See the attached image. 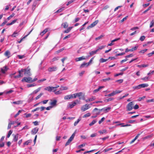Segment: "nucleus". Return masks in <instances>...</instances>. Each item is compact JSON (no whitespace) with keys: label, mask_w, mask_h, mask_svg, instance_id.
Masks as SVG:
<instances>
[{"label":"nucleus","mask_w":154,"mask_h":154,"mask_svg":"<svg viewBox=\"0 0 154 154\" xmlns=\"http://www.w3.org/2000/svg\"><path fill=\"white\" fill-rule=\"evenodd\" d=\"M24 115L26 116V118L30 117L31 116V114L30 113L27 114L25 113Z\"/></svg>","instance_id":"nucleus-47"},{"label":"nucleus","mask_w":154,"mask_h":154,"mask_svg":"<svg viewBox=\"0 0 154 154\" xmlns=\"http://www.w3.org/2000/svg\"><path fill=\"white\" fill-rule=\"evenodd\" d=\"M97 120H93L91 123L89 124V125L90 126H92L94 124L97 122Z\"/></svg>","instance_id":"nucleus-36"},{"label":"nucleus","mask_w":154,"mask_h":154,"mask_svg":"<svg viewBox=\"0 0 154 154\" xmlns=\"http://www.w3.org/2000/svg\"><path fill=\"white\" fill-rule=\"evenodd\" d=\"M95 99V97L92 96L91 97L85 100L86 102H88L92 101Z\"/></svg>","instance_id":"nucleus-14"},{"label":"nucleus","mask_w":154,"mask_h":154,"mask_svg":"<svg viewBox=\"0 0 154 154\" xmlns=\"http://www.w3.org/2000/svg\"><path fill=\"white\" fill-rule=\"evenodd\" d=\"M60 89L61 90H66L68 89V88L66 86H61Z\"/></svg>","instance_id":"nucleus-27"},{"label":"nucleus","mask_w":154,"mask_h":154,"mask_svg":"<svg viewBox=\"0 0 154 154\" xmlns=\"http://www.w3.org/2000/svg\"><path fill=\"white\" fill-rule=\"evenodd\" d=\"M145 38V37L144 35H143L140 38V40L141 41H143L144 40Z\"/></svg>","instance_id":"nucleus-49"},{"label":"nucleus","mask_w":154,"mask_h":154,"mask_svg":"<svg viewBox=\"0 0 154 154\" xmlns=\"http://www.w3.org/2000/svg\"><path fill=\"white\" fill-rule=\"evenodd\" d=\"M79 102L78 100H76L74 101L71 102V103H69L67 107L68 108H72L75 106L77 102Z\"/></svg>","instance_id":"nucleus-4"},{"label":"nucleus","mask_w":154,"mask_h":154,"mask_svg":"<svg viewBox=\"0 0 154 154\" xmlns=\"http://www.w3.org/2000/svg\"><path fill=\"white\" fill-rule=\"evenodd\" d=\"M154 26V20H152L150 23L149 27L150 28H152V27Z\"/></svg>","instance_id":"nucleus-39"},{"label":"nucleus","mask_w":154,"mask_h":154,"mask_svg":"<svg viewBox=\"0 0 154 154\" xmlns=\"http://www.w3.org/2000/svg\"><path fill=\"white\" fill-rule=\"evenodd\" d=\"M32 31V30H31L29 32V33L26 35V36H25L23 38H22L20 40V41H18V42L19 43H20V42H21L22 41L23 39V38H25L26 37L29 35L30 33Z\"/></svg>","instance_id":"nucleus-31"},{"label":"nucleus","mask_w":154,"mask_h":154,"mask_svg":"<svg viewBox=\"0 0 154 154\" xmlns=\"http://www.w3.org/2000/svg\"><path fill=\"white\" fill-rule=\"evenodd\" d=\"M12 133V131H11V130L9 131V132H8V134L7 137L8 138H9L10 137V136L11 135Z\"/></svg>","instance_id":"nucleus-57"},{"label":"nucleus","mask_w":154,"mask_h":154,"mask_svg":"<svg viewBox=\"0 0 154 154\" xmlns=\"http://www.w3.org/2000/svg\"><path fill=\"white\" fill-rule=\"evenodd\" d=\"M85 66H88V63H84L81 65L80 66V67H84Z\"/></svg>","instance_id":"nucleus-42"},{"label":"nucleus","mask_w":154,"mask_h":154,"mask_svg":"<svg viewBox=\"0 0 154 154\" xmlns=\"http://www.w3.org/2000/svg\"><path fill=\"white\" fill-rule=\"evenodd\" d=\"M57 68L56 66H53L49 68L48 70L49 72H51L56 70Z\"/></svg>","instance_id":"nucleus-12"},{"label":"nucleus","mask_w":154,"mask_h":154,"mask_svg":"<svg viewBox=\"0 0 154 154\" xmlns=\"http://www.w3.org/2000/svg\"><path fill=\"white\" fill-rule=\"evenodd\" d=\"M103 37V36L102 35H100V36L96 38H95L96 40H100V39L102 37Z\"/></svg>","instance_id":"nucleus-60"},{"label":"nucleus","mask_w":154,"mask_h":154,"mask_svg":"<svg viewBox=\"0 0 154 154\" xmlns=\"http://www.w3.org/2000/svg\"><path fill=\"white\" fill-rule=\"evenodd\" d=\"M36 85H35L34 84H28L27 85V86L28 88H29L35 86Z\"/></svg>","instance_id":"nucleus-45"},{"label":"nucleus","mask_w":154,"mask_h":154,"mask_svg":"<svg viewBox=\"0 0 154 154\" xmlns=\"http://www.w3.org/2000/svg\"><path fill=\"white\" fill-rule=\"evenodd\" d=\"M13 92V91L12 90H10L9 91H4V92L7 94L10 93H11Z\"/></svg>","instance_id":"nucleus-44"},{"label":"nucleus","mask_w":154,"mask_h":154,"mask_svg":"<svg viewBox=\"0 0 154 154\" xmlns=\"http://www.w3.org/2000/svg\"><path fill=\"white\" fill-rule=\"evenodd\" d=\"M116 94V93L115 91H113L111 93L109 94L108 95H106V96H108V97H112L114 96Z\"/></svg>","instance_id":"nucleus-21"},{"label":"nucleus","mask_w":154,"mask_h":154,"mask_svg":"<svg viewBox=\"0 0 154 154\" xmlns=\"http://www.w3.org/2000/svg\"><path fill=\"white\" fill-rule=\"evenodd\" d=\"M108 59H104L103 58H101L100 60V62L101 63H103L107 61Z\"/></svg>","instance_id":"nucleus-30"},{"label":"nucleus","mask_w":154,"mask_h":154,"mask_svg":"<svg viewBox=\"0 0 154 154\" xmlns=\"http://www.w3.org/2000/svg\"><path fill=\"white\" fill-rule=\"evenodd\" d=\"M18 135L16 134V135H14L13 138V140L15 142H16L18 140Z\"/></svg>","instance_id":"nucleus-37"},{"label":"nucleus","mask_w":154,"mask_h":154,"mask_svg":"<svg viewBox=\"0 0 154 154\" xmlns=\"http://www.w3.org/2000/svg\"><path fill=\"white\" fill-rule=\"evenodd\" d=\"M148 77H145L141 79L142 80H144L145 81H147L149 79Z\"/></svg>","instance_id":"nucleus-53"},{"label":"nucleus","mask_w":154,"mask_h":154,"mask_svg":"<svg viewBox=\"0 0 154 154\" xmlns=\"http://www.w3.org/2000/svg\"><path fill=\"white\" fill-rule=\"evenodd\" d=\"M57 102V101L56 100H54L53 101L51 102L50 104L53 106H54L56 105V103Z\"/></svg>","instance_id":"nucleus-29"},{"label":"nucleus","mask_w":154,"mask_h":154,"mask_svg":"<svg viewBox=\"0 0 154 154\" xmlns=\"http://www.w3.org/2000/svg\"><path fill=\"white\" fill-rule=\"evenodd\" d=\"M30 69L29 67H27L26 69H22L21 70H19L18 73L19 74L17 75L14 76V78H19L23 76V74L22 73L24 72V74L28 76H30L31 74L30 72Z\"/></svg>","instance_id":"nucleus-1"},{"label":"nucleus","mask_w":154,"mask_h":154,"mask_svg":"<svg viewBox=\"0 0 154 154\" xmlns=\"http://www.w3.org/2000/svg\"><path fill=\"white\" fill-rule=\"evenodd\" d=\"M138 48V46H135L134 47L132 48L131 49V51H132L134 50H136Z\"/></svg>","instance_id":"nucleus-51"},{"label":"nucleus","mask_w":154,"mask_h":154,"mask_svg":"<svg viewBox=\"0 0 154 154\" xmlns=\"http://www.w3.org/2000/svg\"><path fill=\"white\" fill-rule=\"evenodd\" d=\"M48 29L46 28L42 32H41L40 34V35L42 36L44 34H45L48 31Z\"/></svg>","instance_id":"nucleus-19"},{"label":"nucleus","mask_w":154,"mask_h":154,"mask_svg":"<svg viewBox=\"0 0 154 154\" xmlns=\"http://www.w3.org/2000/svg\"><path fill=\"white\" fill-rule=\"evenodd\" d=\"M54 92V93L56 94H59L61 93V91H55V92Z\"/></svg>","instance_id":"nucleus-61"},{"label":"nucleus","mask_w":154,"mask_h":154,"mask_svg":"<svg viewBox=\"0 0 154 154\" xmlns=\"http://www.w3.org/2000/svg\"><path fill=\"white\" fill-rule=\"evenodd\" d=\"M73 98V97L72 94L67 95L64 96V99L65 100H68Z\"/></svg>","instance_id":"nucleus-13"},{"label":"nucleus","mask_w":154,"mask_h":154,"mask_svg":"<svg viewBox=\"0 0 154 154\" xmlns=\"http://www.w3.org/2000/svg\"><path fill=\"white\" fill-rule=\"evenodd\" d=\"M91 114L90 113H87L85 114L83 116V118H86L87 117H89L91 116Z\"/></svg>","instance_id":"nucleus-35"},{"label":"nucleus","mask_w":154,"mask_h":154,"mask_svg":"<svg viewBox=\"0 0 154 154\" xmlns=\"http://www.w3.org/2000/svg\"><path fill=\"white\" fill-rule=\"evenodd\" d=\"M41 88V87H39V88H37V89L34 91L33 92V94H36L40 90Z\"/></svg>","instance_id":"nucleus-26"},{"label":"nucleus","mask_w":154,"mask_h":154,"mask_svg":"<svg viewBox=\"0 0 154 154\" xmlns=\"http://www.w3.org/2000/svg\"><path fill=\"white\" fill-rule=\"evenodd\" d=\"M32 142V140H29L26 141L23 143V147H24V146L25 145H28L29 144V143H31Z\"/></svg>","instance_id":"nucleus-16"},{"label":"nucleus","mask_w":154,"mask_h":154,"mask_svg":"<svg viewBox=\"0 0 154 154\" xmlns=\"http://www.w3.org/2000/svg\"><path fill=\"white\" fill-rule=\"evenodd\" d=\"M111 109V108L110 107H106L104 108L103 109H102V111H105L106 112H107L110 110Z\"/></svg>","instance_id":"nucleus-22"},{"label":"nucleus","mask_w":154,"mask_h":154,"mask_svg":"<svg viewBox=\"0 0 154 154\" xmlns=\"http://www.w3.org/2000/svg\"><path fill=\"white\" fill-rule=\"evenodd\" d=\"M147 50V49H145L143 50H142L140 51L139 52L140 53H142L144 54L145 52H146Z\"/></svg>","instance_id":"nucleus-50"},{"label":"nucleus","mask_w":154,"mask_h":154,"mask_svg":"<svg viewBox=\"0 0 154 154\" xmlns=\"http://www.w3.org/2000/svg\"><path fill=\"white\" fill-rule=\"evenodd\" d=\"M43 94L42 93H41L40 94L35 98V100H37L39 99L43 95Z\"/></svg>","instance_id":"nucleus-38"},{"label":"nucleus","mask_w":154,"mask_h":154,"mask_svg":"<svg viewBox=\"0 0 154 154\" xmlns=\"http://www.w3.org/2000/svg\"><path fill=\"white\" fill-rule=\"evenodd\" d=\"M77 95V97H79V99H82L83 100H84V97L83 96L82 97H81V96H82V92H79V93H76Z\"/></svg>","instance_id":"nucleus-17"},{"label":"nucleus","mask_w":154,"mask_h":154,"mask_svg":"<svg viewBox=\"0 0 154 154\" xmlns=\"http://www.w3.org/2000/svg\"><path fill=\"white\" fill-rule=\"evenodd\" d=\"M33 123L35 126L38 125V122L37 121H35L33 122Z\"/></svg>","instance_id":"nucleus-64"},{"label":"nucleus","mask_w":154,"mask_h":154,"mask_svg":"<svg viewBox=\"0 0 154 154\" xmlns=\"http://www.w3.org/2000/svg\"><path fill=\"white\" fill-rule=\"evenodd\" d=\"M65 9V7H62L58 9V10L57 11H56L57 13L58 12H60L61 11H62L63 10Z\"/></svg>","instance_id":"nucleus-40"},{"label":"nucleus","mask_w":154,"mask_h":154,"mask_svg":"<svg viewBox=\"0 0 154 154\" xmlns=\"http://www.w3.org/2000/svg\"><path fill=\"white\" fill-rule=\"evenodd\" d=\"M97 51H96V50L95 51H91L89 53V54H90V55H92L95 54H96L97 53Z\"/></svg>","instance_id":"nucleus-43"},{"label":"nucleus","mask_w":154,"mask_h":154,"mask_svg":"<svg viewBox=\"0 0 154 154\" xmlns=\"http://www.w3.org/2000/svg\"><path fill=\"white\" fill-rule=\"evenodd\" d=\"M46 80V79H41L40 80H38V83H40V82H42L45 81Z\"/></svg>","instance_id":"nucleus-62"},{"label":"nucleus","mask_w":154,"mask_h":154,"mask_svg":"<svg viewBox=\"0 0 154 154\" xmlns=\"http://www.w3.org/2000/svg\"><path fill=\"white\" fill-rule=\"evenodd\" d=\"M18 33L16 32H14L13 34L11 35V36L12 37H16V35H17Z\"/></svg>","instance_id":"nucleus-54"},{"label":"nucleus","mask_w":154,"mask_h":154,"mask_svg":"<svg viewBox=\"0 0 154 154\" xmlns=\"http://www.w3.org/2000/svg\"><path fill=\"white\" fill-rule=\"evenodd\" d=\"M23 111V110H19L18 112L14 116V117L15 118L21 112Z\"/></svg>","instance_id":"nucleus-48"},{"label":"nucleus","mask_w":154,"mask_h":154,"mask_svg":"<svg viewBox=\"0 0 154 154\" xmlns=\"http://www.w3.org/2000/svg\"><path fill=\"white\" fill-rule=\"evenodd\" d=\"M99 132L100 134H103L106 133V130H103L102 131H99Z\"/></svg>","instance_id":"nucleus-56"},{"label":"nucleus","mask_w":154,"mask_h":154,"mask_svg":"<svg viewBox=\"0 0 154 154\" xmlns=\"http://www.w3.org/2000/svg\"><path fill=\"white\" fill-rule=\"evenodd\" d=\"M8 69L7 66H5L2 68H1V72L3 73H5V72L7 71Z\"/></svg>","instance_id":"nucleus-11"},{"label":"nucleus","mask_w":154,"mask_h":154,"mask_svg":"<svg viewBox=\"0 0 154 154\" xmlns=\"http://www.w3.org/2000/svg\"><path fill=\"white\" fill-rule=\"evenodd\" d=\"M85 72V71H82L81 72L79 73V75L80 76H82V75L84 74Z\"/></svg>","instance_id":"nucleus-63"},{"label":"nucleus","mask_w":154,"mask_h":154,"mask_svg":"<svg viewBox=\"0 0 154 154\" xmlns=\"http://www.w3.org/2000/svg\"><path fill=\"white\" fill-rule=\"evenodd\" d=\"M75 135V133H73L71 136L70 137V138L66 142L65 144V146H67L69 145V143L72 141L73 139V138Z\"/></svg>","instance_id":"nucleus-5"},{"label":"nucleus","mask_w":154,"mask_h":154,"mask_svg":"<svg viewBox=\"0 0 154 154\" xmlns=\"http://www.w3.org/2000/svg\"><path fill=\"white\" fill-rule=\"evenodd\" d=\"M140 88H145L146 87H147L148 86V85L147 84H140Z\"/></svg>","instance_id":"nucleus-23"},{"label":"nucleus","mask_w":154,"mask_h":154,"mask_svg":"<svg viewBox=\"0 0 154 154\" xmlns=\"http://www.w3.org/2000/svg\"><path fill=\"white\" fill-rule=\"evenodd\" d=\"M132 88L134 90H138L140 88V85L136 86H133Z\"/></svg>","instance_id":"nucleus-32"},{"label":"nucleus","mask_w":154,"mask_h":154,"mask_svg":"<svg viewBox=\"0 0 154 154\" xmlns=\"http://www.w3.org/2000/svg\"><path fill=\"white\" fill-rule=\"evenodd\" d=\"M98 22V20H96L94 22L92 23L88 27V29H89L90 28H91L94 26L96 25L97 23Z\"/></svg>","instance_id":"nucleus-8"},{"label":"nucleus","mask_w":154,"mask_h":154,"mask_svg":"<svg viewBox=\"0 0 154 154\" xmlns=\"http://www.w3.org/2000/svg\"><path fill=\"white\" fill-rule=\"evenodd\" d=\"M103 109H98L97 108H94L92 111V114L94 115L91 116V118H95L99 115Z\"/></svg>","instance_id":"nucleus-2"},{"label":"nucleus","mask_w":154,"mask_h":154,"mask_svg":"<svg viewBox=\"0 0 154 154\" xmlns=\"http://www.w3.org/2000/svg\"><path fill=\"white\" fill-rule=\"evenodd\" d=\"M10 52L8 51H6L5 53V55L8 57V58H9L10 57Z\"/></svg>","instance_id":"nucleus-28"},{"label":"nucleus","mask_w":154,"mask_h":154,"mask_svg":"<svg viewBox=\"0 0 154 154\" xmlns=\"http://www.w3.org/2000/svg\"><path fill=\"white\" fill-rule=\"evenodd\" d=\"M86 59V58L85 57L82 56L81 57L76 58L75 59V60L76 62H78L80 61H81L83 60H85Z\"/></svg>","instance_id":"nucleus-10"},{"label":"nucleus","mask_w":154,"mask_h":154,"mask_svg":"<svg viewBox=\"0 0 154 154\" xmlns=\"http://www.w3.org/2000/svg\"><path fill=\"white\" fill-rule=\"evenodd\" d=\"M153 54H154V51H153L151 53L147 54V55L148 56V57H149L152 56Z\"/></svg>","instance_id":"nucleus-58"},{"label":"nucleus","mask_w":154,"mask_h":154,"mask_svg":"<svg viewBox=\"0 0 154 154\" xmlns=\"http://www.w3.org/2000/svg\"><path fill=\"white\" fill-rule=\"evenodd\" d=\"M146 102L147 103L154 102V99L148 100H146Z\"/></svg>","instance_id":"nucleus-52"},{"label":"nucleus","mask_w":154,"mask_h":154,"mask_svg":"<svg viewBox=\"0 0 154 154\" xmlns=\"http://www.w3.org/2000/svg\"><path fill=\"white\" fill-rule=\"evenodd\" d=\"M73 27H70L68 28L66 30H64L63 31V33H68L69 32L71 29Z\"/></svg>","instance_id":"nucleus-20"},{"label":"nucleus","mask_w":154,"mask_h":154,"mask_svg":"<svg viewBox=\"0 0 154 154\" xmlns=\"http://www.w3.org/2000/svg\"><path fill=\"white\" fill-rule=\"evenodd\" d=\"M38 128H33L31 131V133L32 134H35L38 131Z\"/></svg>","instance_id":"nucleus-15"},{"label":"nucleus","mask_w":154,"mask_h":154,"mask_svg":"<svg viewBox=\"0 0 154 154\" xmlns=\"http://www.w3.org/2000/svg\"><path fill=\"white\" fill-rule=\"evenodd\" d=\"M148 65H144V64H142L141 65H137V66L139 68H141L142 67H148Z\"/></svg>","instance_id":"nucleus-33"},{"label":"nucleus","mask_w":154,"mask_h":154,"mask_svg":"<svg viewBox=\"0 0 154 154\" xmlns=\"http://www.w3.org/2000/svg\"><path fill=\"white\" fill-rule=\"evenodd\" d=\"M134 103L133 102L129 103L127 105L126 108L128 111H131L133 108Z\"/></svg>","instance_id":"nucleus-3"},{"label":"nucleus","mask_w":154,"mask_h":154,"mask_svg":"<svg viewBox=\"0 0 154 154\" xmlns=\"http://www.w3.org/2000/svg\"><path fill=\"white\" fill-rule=\"evenodd\" d=\"M12 103L16 104H20L22 103V102L20 100L17 101H14L13 102H11Z\"/></svg>","instance_id":"nucleus-34"},{"label":"nucleus","mask_w":154,"mask_h":154,"mask_svg":"<svg viewBox=\"0 0 154 154\" xmlns=\"http://www.w3.org/2000/svg\"><path fill=\"white\" fill-rule=\"evenodd\" d=\"M105 119V118L104 117L102 118L100 120L99 122V124H100L103 122Z\"/></svg>","instance_id":"nucleus-55"},{"label":"nucleus","mask_w":154,"mask_h":154,"mask_svg":"<svg viewBox=\"0 0 154 154\" xmlns=\"http://www.w3.org/2000/svg\"><path fill=\"white\" fill-rule=\"evenodd\" d=\"M105 47V45H102L99 47L96 50L97 52L99 51L100 50L104 48Z\"/></svg>","instance_id":"nucleus-25"},{"label":"nucleus","mask_w":154,"mask_h":154,"mask_svg":"<svg viewBox=\"0 0 154 154\" xmlns=\"http://www.w3.org/2000/svg\"><path fill=\"white\" fill-rule=\"evenodd\" d=\"M53 88L52 87H50L49 86L47 87L44 88V90L46 91H47L50 92L51 91L53 92Z\"/></svg>","instance_id":"nucleus-9"},{"label":"nucleus","mask_w":154,"mask_h":154,"mask_svg":"<svg viewBox=\"0 0 154 154\" xmlns=\"http://www.w3.org/2000/svg\"><path fill=\"white\" fill-rule=\"evenodd\" d=\"M153 135L152 134H151L148 136H146L144 137V139H147L150 138Z\"/></svg>","instance_id":"nucleus-46"},{"label":"nucleus","mask_w":154,"mask_h":154,"mask_svg":"<svg viewBox=\"0 0 154 154\" xmlns=\"http://www.w3.org/2000/svg\"><path fill=\"white\" fill-rule=\"evenodd\" d=\"M32 78L30 77H24L22 80L23 82H32Z\"/></svg>","instance_id":"nucleus-7"},{"label":"nucleus","mask_w":154,"mask_h":154,"mask_svg":"<svg viewBox=\"0 0 154 154\" xmlns=\"http://www.w3.org/2000/svg\"><path fill=\"white\" fill-rule=\"evenodd\" d=\"M94 59V57H92L91 59V60H90V61L88 62V66H89V65H90L91 64L93 60Z\"/></svg>","instance_id":"nucleus-59"},{"label":"nucleus","mask_w":154,"mask_h":154,"mask_svg":"<svg viewBox=\"0 0 154 154\" xmlns=\"http://www.w3.org/2000/svg\"><path fill=\"white\" fill-rule=\"evenodd\" d=\"M104 86H100L99 88L97 89H96L95 90H94L93 91V93H96L98 91H99L101 89L104 88Z\"/></svg>","instance_id":"nucleus-18"},{"label":"nucleus","mask_w":154,"mask_h":154,"mask_svg":"<svg viewBox=\"0 0 154 154\" xmlns=\"http://www.w3.org/2000/svg\"><path fill=\"white\" fill-rule=\"evenodd\" d=\"M81 120V119H80V118H79V119H78L77 120L74 122V125L75 126L76 125H77V124L79 123V122Z\"/></svg>","instance_id":"nucleus-41"},{"label":"nucleus","mask_w":154,"mask_h":154,"mask_svg":"<svg viewBox=\"0 0 154 154\" xmlns=\"http://www.w3.org/2000/svg\"><path fill=\"white\" fill-rule=\"evenodd\" d=\"M62 26L64 28H66L68 26V25L67 22H65L63 23L62 24Z\"/></svg>","instance_id":"nucleus-24"},{"label":"nucleus","mask_w":154,"mask_h":154,"mask_svg":"<svg viewBox=\"0 0 154 154\" xmlns=\"http://www.w3.org/2000/svg\"><path fill=\"white\" fill-rule=\"evenodd\" d=\"M90 104H86L83 106L81 108V109L83 112H84L90 108Z\"/></svg>","instance_id":"nucleus-6"}]
</instances>
